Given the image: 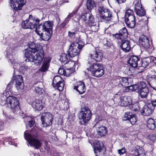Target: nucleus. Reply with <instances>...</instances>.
<instances>
[{
	"label": "nucleus",
	"mask_w": 156,
	"mask_h": 156,
	"mask_svg": "<svg viewBox=\"0 0 156 156\" xmlns=\"http://www.w3.org/2000/svg\"><path fill=\"white\" fill-rule=\"evenodd\" d=\"M29 48L25 50V55L27 62H35L37 65H39L44 58V52L38 45L33 42H30L29 44Z\"/></svg>",
	"instance_id": "nucleus-1"
},
{
	"label": "nucleus",
	"mask_w": 156,
	"mask_h": 156,
	"mask_svg": "<svg viewBox=\"0 0 156 156\" xmlns=\"http://www.w3.org/2000/svg\"><path fill=\"white\" fill-rule=\"evenodd\" d=\"M53 22L47 21L39 25L35 29L36 33L43 40H49L52 33Z\"/></svg>",
	"instance_id": "nucleus-2"
},
{
	"label": "nucleus",
	"mask_w": 156,
	"mask_h": 156,
	"mask_svg": "<svg viewBox=\"0 0 156 156\" xmlns=\"http://www.w3.org/2000/svg\"><path fill=\"white\" fill-rule=\"evenodd\" d=\"M37 133L34 128L32 129L31 131L29 133L26 130L24 133V136L25 139L31 147H34L36 149H38L42 145V140L41 139L37 137Z\"/></svg>",
	"instance_id": "nucleus-3"
},
{
	"label": "nucleus",
	"mask_w": 156,
	"mask_h": 156,
	"mask_svg": "<svg viewBox=\"0 0 156 156\" xmlns=\"http://www.w3.org/2000/svg\"><path fill=\"white\" fill-rule=\"evenodd\" d=\"M40 20L37 18L29 15L28 19L22 22V27L24 29H34L38 24Z\"/></svg>",
	"instance_id": "nucleus-4"
},
{
	"label": "nucleus",
	"mask_w": 156,
	"mask_h": 156,
	"mask_svg": "<svg viewBox=\"0 0 156 156\" xmlns=\"http://www.w3.org/2000/svg\"><path fill=\"white\" fill-rule=\"evenodd\" d=\"M84 46V44L80 42H74L70 44L68 51V54L71 58L77 56L81 49Z\"/></svg>",
	"instance_id": "nucleus-5"
},
{
	"label": "nucleus",
	"mask_w": 156,
	"mask_h": 156,
	"mask_svg": "<svg viewBox=\"0 0 156 156\" xmlns=\"http://www.w3.org/2000/svg\"><path fill=\"white\" fill-rule=\"evenodd\" d=\"M92 115L91 112L88 108L86 107L82 108L78 115L81 124L84 125L87 123L90 119Z\"/></svg>",
	"instance_id": "nucleus-6"
},
{
	"label": "nucleus",
	"mask_w": 156,
	"mask_h": 156,
	"mask_svg": "<svg viewBox=\"0 0 156 156\" xmlns=\"http://www.w3.org/2000/svg\"><path fill=\"white\" fill-rule=\"evenodd\" d=\"M7 51L6 56L10 60L14 70H18L20 68H23L24 67L23 66L20 67V64L17 62V59L14 53V50L12 48H7Z\"/></svg>",
	"instance_id": "nucleus-7"
},
{
	"label": "nucleus",
	"mask_w": 156,
	"mask_h": 156,
	"mask_svg": "<svg viewBox=\"0 0 156 156\" xmlns=\"http://www.w3.org/2000/svg\"><path fill=\"white\" fill-rule=\"evenodd\" d=\"M98 15L100 18L104 21H111L113 18L112 12L108 9L102 6L98 8Z\"/></svg>",
	"instance_id": "nucleus-8"
},
{
	"label": "nucleus",
	"mask_w": 156,
	"mask_h": 156,
	"mask_svg": "<svg viewBox=\"0 0 156 156\" xmlns=\"http://www.w3.org/2000/svg\"><path fill=\"white\" fill-rule=\"evenodd\" d=\"M18 100L13 96L7 97V107L11 109L13 113H16L20 110Z\"/></svg>",
	"instance_id": "nucleus-9"
},
{
	"label": "nucleus",
	"mask_w": 156,
	"mask_h": 156,
	"mask_svg": "<svg viewBox=\"0 0 156 156\" xmlns=\"http://www.w3.org/2000/svg\"><path fill=\"white\" fill-rule=\"evenodd\" d=\"M139 42L140 47L147 51L152 52L154 50L153 47L149 43L148 38L146 35H141L139 37Z\"/></svg>",
	"instance_id": "nucleus-10"
},
{
	"label": "nucleus",
	"mask_w": 156,
	"mask_h": 156,
	"mask_svg": "<svg viewBox=\"0 0 156 156\" xmlns=\"http://www.w3.org/2000/svg\"><path fill=\"white\" fill-rule=\"evenodd\" d=\"M103 58L102 54L99 51H94L88 56V61L89 64L92 62H100Z\"/></svg>",
	"instance_id": "nucleus-11"
},
{
	"label": "nucleus",
	"mask_w": 156,
	"mask_h": 156,
	"mask_svg": "<svg viewBox=\"0 0 156 156\" xmlns=\"http://www.w3.org/2000/svg\"><path fill=\"white\" fill-rule=\"evenodd\" d=\"M10 6L14 10H21L26 4L25 0H9Z\"/></svg>",
	"instance_id": "nucleus-12"
},
{
	"label": "nucleus",
	"mask_w": 156,
	"mask_h": 156,
	"mask_svg": "<svg viewBox=\"0 0 156 156\" xmlns=\"http://www.w3.org/2000/svg\"><path fill=\"white\" fill-rule=\"evenodd\" d=\"M79 21L80 22H82L83 24L87 26L88 25H91L90 23H93L94 20L92 15L88 12L81 15Z\"/></svg>",
	"instance_id": "nucleus-13"
},
{
	"label": "nucleus",
	"mask_w": 156,
	"mask_h": 156,
	"mask_svg": "<svg viewBox=\"0 0 156 156\" xmlns=\"http://www.w3.org/2000/svg\"><path fill=\"white\" fill-rule=\"evenodd\" d=\"M43 127L50 126L52 124L53 117L52 115L49 112L42 114L41 118Z\"/></svg>",
	"instance_id": "nucleus-14"
},
{
	"label": "nucleus",
	"mask_w": 156,
	"mask_h": 156,
	"mask_svg": "<svg viewBox=\"0 0 156 156\" xmlns=\"http://www.w3.org/2000/svg\"><path fill=\"white\" fill-rule=\"evenodd\" d=\"M64 82L59 76H55L52 81L53 87L59 91H62L64 87Z\"/></svg>",
	"instance_id": "nucleus-15"
},
{
	"label": "nucleus",
	"mask_w": 156,
	"mask_h": 156,
	"mask_svg": "<svg viewBox=\"0 0 156 156\" xmlns=\"http://www.w3.org/2000/svg\"><path fill=\"white\" fill-rule=\"evenodd\" d=\"M135 10L136 14L139 16H144L146 13V11L142 6L141 2L139 1L135 2Z\"/></svg>",
	"instance_id": "nucleus-16"
},
{
	"label": "nucleus",
	"mask_w": 156,
	"mask_h": 156,
	"mask_svg": "<svg viewBox=\"0 0 156 156\" xmlns=\"http://www.w3.org/2000/svg\"><path fill=\"white\" fill-rule=\"evenodd\" d=\"M154 108V107L151 104L145 105L141 111V113L144 116H148L153 112Z\"/></svg>",
	"instance_id": "nucleus-17"
},
{
	"label": "nucleus",
	"mask_w": 156,
	"mask_h": 156,
	"mask_svg": "<svg viewBox=\"0 0 156 156\" xmlns=\"http://www.w3.org/2000/svg\"><path fill=\"white\" fill-rule=\"evenodd\" d=\"M132 103V99L129 96H125L121 98L119 104L122 106L131 105Z\"/></svg>",
	"instance_id": "nucleus-18"
},
{
	"label": "nucleus",
	"mask_w": 156,
	"mask_h": 156,
	"mask_svg": "<svg viewBox=\"0 0 156 156\" xmlns=\"http://www.w3.org/2000/svg\"><path fill=\"white\" fill-rule=\"evenodd\" d=\"M113 35L117 39L121 40L127 37L128 33L126 28L124 27L119 30L118 33Z\"/></svg>",
	"instance_id": "nucleus-19"
},
{
	"label": "nucleus",
	"mask_w": 156,
	"mask_h": 156,
	"mask_svg": "<svg viewBox=\"0 0 156 156\" xmlns=\"http://www.w3.org/2000/svg\"><path fill=\"white\" fill-rule=\"evenodd\" d=\"M14 76V80L16 82V87L18 90H21L23 88V80L21 75H17Z\"/></svg>",
	"instance_id": "nucleus-20"
},
{
	"label": "nucleus",
	"mask_w": 156,
	"mask_h": 156,
	"mask_svg": "<svg viewBox=\"0 0 156 156\" xmlns=\"http://www.w3.org/2000/svg\"><path fill=\"white\" fill-rule=\"evenodd\" d=\"M123 120L125 121L129 120L132 125L134 124L136 121V116L130 112L125 113Z\"/></svg>",
	"instance_id": "nucleus-21"
},
{
	"label": "nucleus",
	"mask_w": 156,
	"mask_h": 156,
	"mask_svg": "<svg viewBox=\"0 0 156 156\" xmlns=\"http://www.w3.org/2000/svg\"><path fill=\"white\" fill-rule=\"evenodd\" d=\"M140 62V58L136 55L131 56L128 61V63L130 66L134 68L137 67L139 63Z\"/></svg>",
	"instance_id": "nucleus-22"
},
{
	"label": "nucleus",
	"mask_w": 156,
	"mask_h": 156,
	"mask_svg": "<svg viewBox=\"0 0 156 156\" xmlns=\"http://www.w3.org/2000/svg\"><path fill=\"white\" fill-rule=\"evenodd\" d=\"M73 89L76 90L80 94H83L86 90L84 83L81 81L76 82L74 86Z\"/></svg>",
	"instance_id": "nucleus-23"
},
{
	"label": "nucleus",
	"mask_w": 156,
	"mask_h": 156,
	"mask_svg": "<svg viewBox=\"0 0 156 156\" xmlns=\"http://www.w3.org/2000/svg\"><path fill=\"white\" fill-rule=\"evenodd\" d=\"M116 83L120 87H126L129 84L128 79L127 77H122L119 76L116 79Z\"/></svg>",
	"instance_id": "nucleus-24"
},
{
	"label": "nucleus",
	"mask_w": 156,
	"mask_h": 156,
	"mask_svg": "<svg viewBox=\"0 0 156 156\" xmlns=\"http://www.w3.org/2000/svg\"><path fill=\"white\" fill-rule=\"evenodd\" d=\"M120 47L124 51L129 52L131 49L130 41L125 39L121 40Z\"/></svg>",
	"instance_id": "nucleus-25"
},
{
	"label": "nucleus",
	"mask_w": 156,
	"mask_h": 156,
	"mask_svg": "<svg viewBox=\"0 0 156 156\" xmlns=\"http://www.w3.org/2000/svg\"><path fill=\"white\" fill-rule=\"evenodd\" d=\"M51 58L50 57H46L44 58L42 65L40 70L43 72L47 71L49 66Z\"/></svg>",
	"instance_id": "nucleus-26"
},
{
	"label": "nucleus",
	"mask_w": 156,
	"mask_h": 156,
	"mask_svg": "<svg viewBox=\"0 0 156 156\" xmlns=\"http://www.w3.org/2000/svg\"><path fill=\"white\" fill-rule=\"evenodd\" d=\"M34 91L36 94L41 95L44 92L43 84L41 82H37L34 84Z\"/></svg>",
	"instance_id": "nucleus-27"
},
{
	"label": "nucleus",
	"mask_w": 156,
	"mask_h": 156,
	"mask_svg": "<svg viewBox=\"0 0 156 156\" xmlns=\"http://www.w3.org/2000/svg\"><path fill=\"white\" fill-rule=\"evenodd\" d=\"M103 69L102 65L99 63H94L89 68L87 69V70L91 72V74L93 73H95L98 70Z\"/></svg>",
	"instance_id": "nucleus-28"
},
{
	"label": "nucleus",
	"mask_w": 156,
	"mask_h": 156,
	"mask_svg": "<svg viewBox=\"0 0 156 156\" xmlns=\"http://www.w3.org/2000/svg\"><path fill=\"white\" fill-rule=\"evenodd\" d=\"M32 106L34 109L37 110H41L43 108L41 101L37 99L36 100L33 102L32 104Z\"/></svg>",
	"instance_id": "nucleus-29"
},
{
	"label": "nucleus",
	"mask_w": 156,
	"mask_h": 156,
	"mask_svg": "<svg viewBox=\"0 0 156 156\" xmlns=\"http://www.w3.org/2000/svg\"><path fill=\"white\" fill-rule=\"evenodd\" d=\"M104 148V146L99 141L96 142L94 147V153L97 154L100 153Z\"/></svg>",
	"instance_id": "nucleus-30"
},
{
	"label": "nucleus",
	"mask_w": 156,
	"mask_h": 156,
	"mask_svg": "<svg viewBox=\"0 0 156 156\" xmlns=\"http://www.w3.org/2000/svg\"><path fill=\"white\" fill-rule=\"evenodd\" d=\"M136 89V92H139V91L142 90H143L144 88H148L147 87L144 81L140 82L137 84L134 87Z\"/></svg>",
	"instance_id": "nucleus-31"
},
{
	"label": "nucleus",
	"mask_w": 156,
	"mask_h": 156,
	"mask_svg": "<svg viewBox=\"0 0 156 156\" xmlns=\"http://www.w3.org/2000/svg\"><path fill=\"white\" fill-rule=\"evenodd\" d=\"M97 130L98 134L101 136H104L107 133V128L105 126H101L98 127Z\"/></svg>",
	"instance_id": "nucleus-32"
},
{
	"label": "nucleus",
	"mask_w": 156,
	"mask_h": 156,
	"mask_svg": "<svg viewBox=\"0 0 156 156\" xmlns=\"http://www.w3.org/2000/svg\"><path fill=\"white\" fill-rule=\"evenodd\" d=\"M139 96L142 98H146L149 94V90L148 88H144L143 90H140L139 92H137Z\"/></svg>",
	"instance_id": "nucleus-33"
},
{
	"label": "nucleus",
	"mask_w": 156,
	"mask_h": 156,
	"mask_svg": "<svg viewBox=\"0 0 156 156\" xmlns=\"http://www.w3.org/2000/svg\"><path fill=\"white\" fill-rule=\"evenodd\" d=\"M13 84V80H11L8 84L6 90L3 93L4 94V95H10V93H11L12 91V86Z\"/></svg>",
	"instance_id": "nucleus-34"
},
{
	"label": "nucleus",
	"mask_w": 156,
	"mask_h": 156,
	"mask_svg": "<svg viewBox=\"0 0 156 156\" xmlns=\"http://www.w3.org/2000/svg\"><path fill=\"white\" fill-rule=\"evenodd\" d=\"M70 56L69 55L65 53H62L60 56V60L62 62V63L64 64L67 63L69 61Z\"/></svg>",
	"instance_id": "nucleus-35"
},
{
	"label": "nucleus",
	"mask_w": 156,
	"mask_h": 156,
	"mask_svg": "<svg viewBox=\"0 0 156 156\" xmlns=\"http://www.w3.org/2000/svg\"><path fill=\"white\" fill-rule=\"evenodd\" d=\"M8 95H5L4 94H3L1 98L0 104L1 105H5L7 107V97Z\"/></svg>",
	"instance_id": "nucleus-36"
},
{
	"label": "nucleus",
	"mask_w": 156,
	"mask_h": 156,
	"mask_svg": "<svg viewBox=\"0 0 156 156\" xmlns=\"http://www.w3.org/2000/svg\"><path fill=\"white\" fill-rule=\"evenodd\" d=\"M147 126L151 129H154L155 127L154 120L152 118H149L147 121Z\"/></svg>",
	"instance_id": "nucleus-37"
},
{
	"label": "nucleus",
	"mask_w": 156,
	"mask_h": 156,
	"mask_svg": "<svg viewBox=\"0 0 156 156\" xmlns=\"http://www.w3.org/2000/svg\"><path fill=\"white\" fill-rule=\"evenodd\" d=\"M95 2L93 0H87V2L86 6L87 9L91 10L95 7Z\"/></svg>",
	"instance_id": "nucleus-38"
},
{
	"label": "nucleus",
	"mask_w": 156,
	"mask_h": 156,
	"mask_svg": "<svg viewBox=\"0 0 156 156\" xmlns=\"http://www.w3.org/2000/svg\"><path fill=\"white\" fill-rule=\"evenodd\" d=\"M104 71L103 69H102L100 70H98L96 72H95V73H93L92 75L96 77H100L102 76L104 74Z\"/></svg>",
	"instance_id": "nucleus-39"
},
{
	"label": "nucleus",
	"mask_w": 156,
	"mask_h": 156,
	"mask_svg": "<svg viewBox=\"0 0 156 156\" xmlns=\"http://www.w3.org/2000/svg\"><path fill=\"white\" fill-rule=\"evenodd\" d=\"M125 22L128 27L129 28H133L135 25V20H131L125 21Z\"/></svg>",
	"instance_id": "nucleus-40"
},
{
	"label": "nucleus",
	"mask_w": 156,
	"mask_h": 156,
	"mask_svg": "<svg viewBox=\"0 0 156 156\" xmlns=\"http://www.w3.org/2000/svg\"><path fill=\"white\" fill-rule=\"evenodd\" d=\"M135 153L137 156H143L144 154V149L142 147H139L136 150Z\"/></svg>",
	"instance_id": "nucleus-41"
},
{
	"label": "nucleus",
	"mask_w": 156,
	"mask_h": 156,
	"mask_svg": "<svg viewBox=\"0 0 156 156\" xmlns=\"http://www.w3.org/2000/svg\"><path fill=\"white\" fill-rule=\"evenodd\" d=\"M91 25H88L87 26L90 27V29L93 32L97 31L99 29V26L96 24H94V22L92 23H90Z\"/></svg>",
	"instance_id": "nucleus-42"
},
{
	"label": "nucleus",
	"mask_w": 156,
	"mask_h": 156,
	"mask_svg": "<svg viewBox=\"0 0 156 156\" xmlns=\"http://www.w3.org/2000/svg\"><path fill=\"white\" fill-rule=\"evenodd\" d=\"M131 105H132V110H133L136 111L140 110V108L139 104L138 103L136 102L135 103L133 104L132 103Z\"/></svg>",
	"instance_id": "nucleus-43"
},
{
	"label": "nucleus",
	"mask_w": 156,
	"mask_h": 156,
	"mask_svg": "<svg viewBox=\"0 0 156 156\" xmlns=\"http://www.w3.org/2000/svg\"><path fill=\"white\" fill-rule=\"evenodd\" d=\"M73 72V71L72 67H70L69 68L66 69H65L64 76H69Z\"/></svg>",
	"instance_id": "nucleus-44"
},
{
	"label": "nucleus",
	"mask_w": 156,
	"mask_h": 156,
	"mask_svg": "<svg viewBox=\"0 0 156 156\" xmlns=\"http://www.w3.org/2000/svg\"><path fill=\"white\" fill-rule=\"evenodd\" d=\"M68 36L69 37L74 38H75V35L76 34V31L75 29L72 30L71 31H68Z\"/></svg>",
	"instance_id": "nucleus-45"
},
{
	"label": "nucleus",
	"mask_w": 156,
	"mask_h": 156,
	"mask_svg": "<svg viewBox=\"0 0 156 156\" xmlns=\"http://www.w3.org/2000/svg\"><path fill=\"white\" fill-rule=\"evenodd\" d=\"M76 12H74L69 14L66 18L65 19L64 22H65L66 23H67L69 20V19L73 16L76 15Z\"/></svg>",
	"instance_id": "nucleus-46"
},
{
	"label": "nucleus",
	"mask_w": 156,
	"mask_h": 156,
	"mask_svg": "<svg viewBox=\"0 0 156 156\" xmlns=\"http://www.w3.org/2000/svg\"><path fill=\"white\" fill-rule=\"evenodd\" d=\"M132 15H134V12L133 11L130 9H129L126 10L125 13V17L130 16Z\"/></svg>",
	"instance_id": "nucleus-47"
},
{
	"label": "nucleus",
	"mask_w": 156,
	"mask_h": 156,
	"mask_svg": "<svg viewBox=\"0 0 156 156\" xmlns=\"http://www.w3.org/2000/svg\"><path fill=\"white\" fill-rule=\"evenodd\" d=\"M146 58L147 60V61H148L149 63L152 62H153L155 63H156V58L151 56L150 57H147Z\"/></svg>",
	"instance_id": "nucleus-48"
},
{
	"label": "nucleus",
	"mask_w": 156,
	"mask_h": 156,
	"mask_svg": "<svg viewBox=\"0 0 156 156\" xmlns=\"http://www.w3.org/2000/svg\"><path fill=\"white\" fill-rule=\"evenodd\" d=\"M136 85V84L134 85L133 86H128V85L126 87V90H128L129 91V90H131L132 91H136V89L135 88V86Z\"/></svg>",
	"instance_id": "nucleus-49"
},
{
	"label": "nucleus",
	"mask_w": 156,
	"mask_h": 156,
	"mask_svg": "<svg viewBox=\"0 0 156 156\" xmlns=\"http://www.w3.org/2000/svg\"><path fill=\"white\" fill-rule=\"evenodd\" d=\"M135 20V17L134 15H132L130 16L125 17V21L130 20Z\"/></svg>",
	"instance_id": "nucleus-50"
},
{
	"label": "nucleus",
	"mask_w": 156,
	"mask_h": 156,
	"mask_svg": "<svg viewBox=\"0 0 156 156\" xmlns=\"http://www.w3.org/2000/svg\"><path fill=\"white\" fill-rule=\"evenodd\" d=\"M119 154L120 155H122L126 152V150L125 147H123L121 149L118 150Z\"/></svg>",
	"instance_id": "nucleus-51"
},
{
	"label": "nucleus",
	"mask_w": 156,
	"mask_h": 156,
	"mask_svg": "<svg viewBox=\"0 0 156 156\" xmlns=\"http://www.w3.org/2000/svg\"><path fill=\"white\" fill-rule=\"evenodd\" d=\"M149 140L152 141H154L156 140V136L154 134H151L148 136Z\"/></svg>",
	"instance_id": "nucleus-52"
},
{
	"label": "nucleus",
	"mask_w": 156,
	"mask_h": 156,
	"mask_svg": "<svg viewBox=\"0 0 156 156\" xmlns=\"http://www.w3.org/2000/svg\"><path fill=\"white\" fill-rule=\"evenodd\" d=\"M149 63L148 61H147V59L146 58V60L143 61L142 64V66L145 68L148 66Z\"/></svg>",
	"instance_id": "nucleus-53"
},
{
	"label": "nucleus",
	"mask_w": 156,
	"mask_h": 156,
	"mask_svg": "<svg viewBox=\"0 0 156 156\" xmlns=\"http://www.w3.org/2000/svg\"><path fill=\"white\" fill-rule=\"evenodd\" d=\"M65 69L63 68H60L58 71V73L61 75H64Z\"/></svg>",
	"instance_id": "nucleus-54"
},
{
	"label": "nucleus",
	"mask_w": 156,
	"mask_h": 156,
	"mask_svg": "<svg viewBox=\"0 0 156 156\" xmlns=\"http://www.w3.org/2000/svg\"><path fill=\"white\" fill-rule=\"evenodd\" d=\"M34 124V122L31 120H30L28 122V126L30 127H32Z\"/></svg>",
	"instance_id": "nucleus-55"
},
{
	"label": "nucleus",
	"mask_w": 156,
	"mask_h": 156,
	"mask_svg": "<svg viewBox=\"0 0 156 156\" xmlns=\"http://www.w3.org/2000/svg\"><path fill=\"white\" fill-rule=\"evenodd\" d=\"M151 103V105H152L153 107H156V99L152 100Z\"/></svg>",
	"instance_id": "nucleus-56"
},
{
	"label": "nucleus",
	"mask_w": 156,
	"mask_h": 156,
	"mask_svg": "<svg viewBox=\"0 0 156 156\" xmlns=\"http://www.w3.org/2000/svg\"><path fill=\"white\" fill-rule=\"evenodd\" d=\"M44 143L45 146V149L47 151H48L49 150V147L48 145V142L46 141H44Z\"/></svg>",
	"instance_id": "nucleus-57"
},
{
	"label": "nucleus",
	"mask_w": 156,
	"mask_h": 156,
	"mask_svg": "<svg viewBox=\"0 0 156 156\" xmlns=\"http://www.w3.org/2000/svg\"><path fill=\"white\" fill-rule=\"evenodd\" d=\"M67 24L65 22H63L61 24L60 26V29H62L63 28L65 27V25Z\"/></svg>",
	"instance_id": "nucleus-58"
},
{
	"label": "nucleus",
	"mask_w": 156,
	"mask_h": 156,
	"mask_svg": "<svg viewBox=\"0 0 156 156\" xmlns=\"http://www.w3.org/2000/svg\"><path fill=\"white\" fill-rule=\"evenodd\" d=\"M102 117L101 116H98L96 118V120H98V121H101L102 119Z\"/></svg>",
	"instance_id": "nucleus-59"
},
{
	"label": "nucleus",
	"mask_w": 156,
	"mask_h": 156,
	"mask_svg": "<svg viewBox=\"0 0 156 156\" xmlns=\"http://www.w3.org/2000/svg\"><path fill=\"white\" fill-rule=\"evenodd\" d=\"M126 0H117V1L119 3H122L126 1Z\"/></svg>",
	"instance_id": "nucleus-60"
},
{
	"label": "nucleus",
	"mask_w": 156,
	"mask_h": 156,
	"mask_svg": "<svg viewBox=\"0 0 156 156\" xmlns=\"http://www.w3.org/2000/svg\"><path fill=\"white\" fill-rule=\"evenodd\" d=\"M153 12L154 15L156 16V7H155L153 9Z\"/></svg>",
	"instance_id": "nucleus-61"
},
{
	"label": "nucleus",
	"mask_w": 156,
	"mask_h": 156,
	"mask_svg": "<svg viewBox=\"0 0 156 156\" xmlns=\"http://www.w3.org/2000/svg\"><path fill=\"white\" fill-rule=\"evenodd\" d=\"M151 87L154 90H156V82L154 83L153 86H151Z\"/></svg>",
	"instance_id": "nucleus-62"
},
{
	"label": "nucleus",
	"mask_w": 156,
	"mask_h": 156,
	"mask_svg": "<svg viewBox=\"0 0 156 156\" xmlns=\"http://www.w3.org/2000/svg\"><path fill=\"white\" fill-rule=\"evenodd\" d=\"M24 121H26L27 120V119H30L31 118L29 117H25L24 118Z\"/></svg>",
	"instance_id": "nucleus-63"
},
{
	"label": "nucleus",
	"mask_w": 156,
	"mask_h": 156,
	"mask_svg": "<svg viewBox=\"0 0 156 156\" xmlns=\"http://www.w3.org/2000/svg\"><path fill=\"white\" fill-rule=\"evenodd\" d=\"M151 78L153 79H156V76L155 75H152L151 76Z\"/></svg>",
	"instance_id": "nucleus-64"
}]
</instances>
